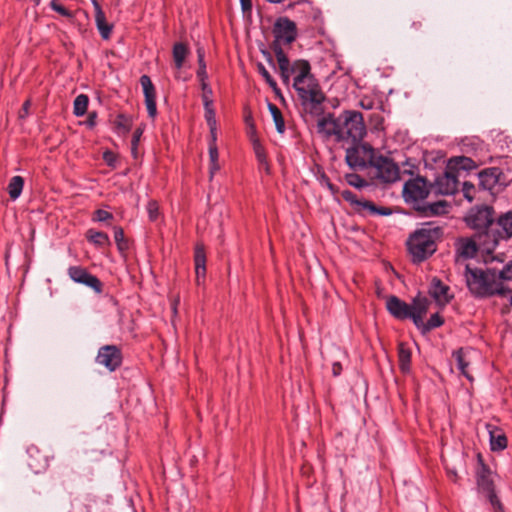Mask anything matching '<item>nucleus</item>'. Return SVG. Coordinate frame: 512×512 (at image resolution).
<instances>
[{
	"label": "nucleus",
	"mask_w": 512,
	"mask_h": 512,
	"mask_svg": "<svg viewBox=\"0 0 512 512\" xmlns=\"http://www.w3.org/2000/svg\"><path fill=\"white\" fill-rule=\"evenodd\" d=\"M114 230V239H115V242L118 246V249L119 250H123L127 247L126 243H125V238H124V231L121 227H114L113 228Z\"/></svg>",
	"instance_id": "nucleus-42"
},
{
	"label": "nucleus",
	"mask_w": 512,
	"mask_h": 512,
	"mask_svg": "<svg viewBox=\"0 0 512 512\" xmlns=\"http://www.w3.org/2000/svg\"><path fill=\"white\" fill-rule=\"evenodd\" d=\"M210 130V141L209 144H216L217 140V128L216 126H208Z\"/></svg>",
	"instance_id": "nucleus-53"
},
{
	"label": "nucleus",
	"mask_w": 512,
	"mask_h": 512,
	"mask_svg": "<svg viewBox=\"0 0 512 512\" xmlns=\"http://www.w3.org/2000/svg\"><path fill=\"white\" fill-rule=\"evenodd\" d=\"M140 84L143 89L148 116L154 119L157 115L155 87L148 75L140 77Z\"/></svg>",
	"instance_id": "nucleus-18"
},
{
	"label": "nucleus",
	"mask_w": 512,
	"mask_h": 512,
	"mask_svg": "<svg viewBox=\"0 0 512 512\" xmlns=\"http://www.w3.org/2000/svg\"><path fill=\"white\" fill-rule=\"evenodd\" d=\"M274 45L291 44L297 38L296 23L288 17H279L273 25Z\"/></svg>",
	"instance_id": "nucleus-11"
},
{
	"label": "nucleus",
	"mask_w": 512,
	"mask_h": 512,
	"mask_svg": "<svg viewBox=\"0 0 512 512\" xmlns=\"http://www.w3.org/2000/svg\"><path fill=\"white\" fill-rule=\"evenodd\" d=\"M510 303H511V305H512V294H511V297H510Z\"/></svg>",
	"instance_id": "nucleus-61"
},
{
	"label": "nucleus",
	"mask_w": 512,
	"mask_h": 512,
	"mask_svg": "<svg viewBox=\"0 0 512 512\" xmlns=\"http://www.w3.org/2000/svg\"><path fill=\"white\" fill-rule=\"evenodd\" d=\"M442 234V229L433 223H426L416 230L407 240L413 262L420 263L430 257L436 251V241L442 237Z\"/></svg>",
	"instance_id": "nucleus-4"
},
{
	"label": "nucleus",
	"mask_w": 512,
	"mask_h": 512,
	"mask_svg": "<svg viewBox=\"0 0 512 512\" xmlns=\"http://www.w3.org/2000/svg\"><path fill=\"white\" fill-rule=\"evenodd\" d=\"M195 273L197 285H201L206 275V256L203 247L197 246L195 249Z\"/></svg>",
	"instance_id": "nucleus-23"
},
{
	"label": "nucleus",
	"mask_w": 512,
	"mask_h": 512,
	"mask_svg": "<svg viewBox=\"0 0 512 512\" xmlns=\"http://www.w3.org/2000/svg\"><path fill=\"white\" fill-rule=\"evenodd\" d=\"M345 179L350 186H353L356 188H362L367 185V182L360 175H358L356 173L346 174Z\"/></svg>",
	"instance_id": "nucleus-38"
},
{
	"label": "nucleus",
	"mask_w": 512,
	"mask_h": 512,
	"mask_svg": "<svg viewBox=\"0 0 512 512\" xmlns=\"http://www.w3.org/2000/svg\"><path fill=\"white\" fill-rule=\"evenodd\" d=\"M398 363L403 373L410 372L411 350L408 345L403 342L398 345Z\"/></svg>",
	"instance_id": "nucleus-26"
},
{
	"label": "nucleus",
	"mask_w": 512,
	"mask_h": 512,
	"mask_svg": "<svg viewBox=\"0 0 512 512\" xmlns=\"http://www.w3.org/2000/svg\"><path fill=\"white\" fill-rule=\"evenodd\" d=\"M96 120H97V113L95 111H93L88 114V117H87V120L85 123L89 128H93L96 125Z\"/></svg>",
	"instance_id": "nucleus-50"
},
{
	"label": "nucleus",
	"mask_w": 512,
	"mask_h": 512,
	"mask_svg": "<svg viewBox=\"0 0 512 512\" xmlns=\"http://www.w3.org/2000/svg\"><path fill=\"white\" fill-rule=\"evenodd\" d=\"M495 226L501 229L500 232L503 238L508 239L512 237V211H508L499 217Z\"/></svg>",
	"instance_id": "nucleus-28"
},
{
	"label": "nucleus",
	"mask_w": 512,
	"mask_h": 512,
	"mask_svg": "<svg viewBox=\"0 0 512 512\" xmlns=\"http://www.w3.org/2000/svg\"><path fill=\"white\" fill-rule=\"evenodd\" d=\"M429 301L426 297L417 296L411 305L397 296H389L386 300L388 312L398 320L411 319L414 325L422 324V317L427 313Z\"/></svg>",
	"instance_id": "nucleus-5"
},
{
	"label": "nucleus",
	"mask_w": 512,
	"mask_h": 512,
	"mask_svg": "<svg viewBox=\"0 0 512 512\" xmlns=\"http://www.w3.org/2000/svg\"><path fill=\"white\" fill-rule=\"evenodd\" d=\"M324 180H325V183H326L327 188H328L332 193H335V192H336L335 187H334V185L329 181V179H328V178H325Z\"/></svg>",
	"instance_id": "nucleus-56"
},
{
	"label": "nucleus",
	"mask_w": 512,
	"mask_h": 512,
	"mask_svg": "<svg viewBox=\"0 0 512 512\" xmlns=\"http://www.w3.org/2000/svg\"><path fill=\"white\" fill-rule=\"evenodd\" d=\"M112 218H113L112 213H110L106 210H103V209H98L94 212L93 220L98 221V222H104V221L110 220Z\"/></svg>",
	"instance_id": "nucleus-47"
},
{
	"label": "nucleus",
	"mask_w": 512,
	"mask_h": 512,
	"mask_svg": "<svg viewBox=\"0 0 512 512\" xmlns=\"http://www.w3.org/2000/svg\"><path fill=\"white\" fill-rule=\"evenodd\" d=\"M94 0H91V2L93 3Z\"/></svg>",
	"instance_id": "nucleus-63"
},
{
	"label": "nucleus",
	"mask_w": 512,
	"mask_h": 512,
	"mask_svg": "<svg viewBox=\"0 0 512 512\" xmlns=\"http://www.w3.org/2000/svg\"><path fill=\"white\" fill-rule=\"evenodd\" d=\"M273 50L278 62L280 75H290L294 74L291 71L292 64L290 63L287 55L283 51L282 47L279 45H273Z\"/></svg>",
	"instance_id": "nucleus-25"
},
{
	"label": "nucleus",
	"mask_w": 512,
	"mask_h": 512,
	"mask_svg": "<svg viewBox=\"0 0 512 512\" xmlns=\"http://www.w3.org/2000/svg\"><path fill=\"white\" fill-rule=\"evenodd\" d=\"M254 150H255V155H256V158H257L259 164L268 172L269 166H268L264 148L260 144L257 143L254 145Z\"/></svg>",
	"instance_id": "nucleus-39"
},
{
	"label": "nucleus",
	"mask_w": 512,
	"mask_h": 512,
	"mask_svg": "<svg viewBox=\"0 0 512 512\" xmlns=\"http://www.w3.org/2000/svg\"><path fill=\"white\" fill-rule=\"evenodd\" d=\"M142 134H143V129L139 127L134 131L133 136H132L131 154L135 159L138 157V144H139Z\"/></svg>",
	"instance_id": "nucleus-40"
},
{
	"label": "nucleus",
	"mask_w": 512,
	"mask_h": 512,
	"mask_svg": "<svg viewBox=\"0 0 512 512\" xmlns=\"http://www.w3.org/2000/svg\"><path fill=\"white\" fill-rule=\"evenodd\" d=\"M218 148L216 144H209V158H210V179L213 178L216 171L220 169L218 164Z\"/></svg>",
	"instance_id": "nucleus-37"
},
{
	"label": "nucleus",
	"mask_w": 512,
	"mask_h": 512,
	"mask_svg": "<svg viewBox=\"0 0 512 512\" xmlns=\"http://www.w3.org/2000/svg\"><path fill=\"white\" fill-rule=\"evenodd\" d=\"M501 239L504 238L497 226H492L475 234V240L479 249L486 253H491Z\"/></svg>",
	"instance_id": "nucleus-16"
},
{
	"label": "nucleus",
	"mask_w": 512,
	"mask_h": 512,
	"mask_svg": "<svg viewBox=\"0 0 512 512\" xmlns=\"http://www.w3.org/2000/svg\"><path fill=\"white\" fill-rule=\"evenodd\" d=\"M197 77L201 84L207 83L208 75L206 71V65H201V67H198Z\"/></svg>",
	"instance_id": "nucleus-49"
},
{
	"label": "nucleus",
	"mask_w": 512,
	"mask_h": 512,
	"mask_svg": "<svg viewBox=\"0 0 512 512\" xmlns=\"http://www.w3.org/2000/svg\"><path fill=\"white\" fill-rule=\"evenodd\" d=\"M490 446L493 451H501L507 447V438L503 433L490 431Z\"/></svg>",
	"instance_id": "nucleus-36"
},
{
	"label": "nucleus",
	"mask_w": 512,
	"mask_h": 512,
	"mask_svg": "<svg viewBox=\"0 0 512 512\" xmlns=\"http://www.w3.org/2000/svg\"><path fill=\"white\" fill-rule=\"evenodd\" d=\"M96 362L113 372L122 364L121 350L115 345L102 346L96 356Z\"/></svg>",
	"instance_id": "nucleus-14"
},
{
	"label": "nucleus",
	"mask_w": 512,
	"mask_h": 512,
	"mask_svg": "<svg viewBox=\"0 0 512 512\" xmlns=\"http://www.w3.org/2000/svg\"><path fill=\"white\" fill-rule=\"evenodd\" d=\"M50 7L52 10L56 11L57 13H59L60 15H62L64 17H68V18L72 17V13L68 9H66L63 5L59 4L56 0H52L50 2Z\"/></svg>",
	"instance_id": "nucleus-46"
},
{
	"label": "nucleus",
	"mask_w": 512,
	"mask_h": 512,
	"mask_svg": "<svg viewBox=\"0 0 512 512\" xmlns=\"http://www.w3.org/2000/svg\"><path fill=\"white\" fill-rule=\"evenodd\" d=\"M268 109L272 115L277 132L283 134L285 132V122L280 109L272 103H268Z\"/></svg>",
	"instance_id": "nucleus-34"
},
{
	"label": "nucleus",
	"mask_w": 512,
	"mask_h": 512,
	"mask_svg": "<svg viewBox=\"0 0 512 512\" xmlns=\"http://www.w3.org/2000/svg\"><path fill=\"white\" fill-rule=\"evenodd\" d=\"M24 180L21 176H14L8 184V193L11 199L16 200L22 193Z\"/></svg>",
	"instance_id": "nucleus-31"
},
{
	"label": "nucleus",
	"mask_w": 512,
	"mask_h": 512,
	"mask_svg": "<svg viewBox=\"0 0 512 512\" xmlns=\"http://www.w3.org/2000/svg\"><path fill=\"white\" fill-rule=\"evenodd\" d=\"M68 275L75 283L83 284L93 289L98 294L102 292L103 285L101 281L98 277L89 273L87 269L81 266H70L68 268Z\"/></svg>",
	"instance_id": "nucleus-15"
},
{
	"label": "nucleus",
	"mask_w": 512,
	"mask_h": 512,
	"mask_svg": "<svg viewBox=\"0 0 512 512\" xmlns=\"http://www.w3.org/2000/svg\"><path fill=\"white\" fill-rule=\"evenodd\" d=\"M462 190H463L464 197L469 202H472L473 199H474V191H475L474 185L472 183H470V182H464Z\"/></svg>",
	"instance_id": "nucleus-48"
},
{
	"label": "nucleus",
	"mask_w": 512,
	"mask_h": 512,
	"mask_svg": "<svg viewBox=\"0 0 512 512\" xmlns=\"http://www.w3.org/2000/svg\"><path fill=\"white\" fill-rule=\"evenodd\" d=\"M346 148L345 161L353 170H364L371 167L376 159L374 148L368 143H350Z\"/></svg>",
	"instance_id": "nucleus-6"
},
{
	"label": "nucleus",
	"mask_w": 512,
	"mask_h": 512,
	"mask_svg": "<svg viewBox=\"0 0 512 512\" xmlns=\"http://www.w3.org/2000/svg\"><path fill=\"white\" fill-rule=\"evenodd\" d=\"M466 222L476 232L488 229L496 225L494 223V210L489 206L471 209L466 217Z\"/></svg>",
	"instance_id": "nucleus-10"
},
{
	"label": "nucleus",
	"mask_w": 512,
	"mask_h": 512,
	"mask_svg": "<svg viewBox=\"0 0 512 512\" xmlns=\"http://www.w3.org/2000/svg\"><path fill=\"white\" fill-rule=\"evenodd\" d=\"M479 186L484 190L491 191L498 183L497 169H489L481 171L478 175Z\"/></svg>",
	"instance_id": "nucleus-24"
},
{
	"label": "nucleus",
	"mask_w": 512,
	"mask_h": 512,
	"mask_svg": "<svg viewBox=\"0 0 512 512\" xmlns=\"http://www.w3.org/2000/svg\"><path fill=\"white\" fill-rule=\"evenodd\" d=\"M342 198L350 203L354 210L361 214L368 215H381L387 216L391 214L388 207H377L373 202L365 199H358L357 195L350 190H343L341 192Z\"/></svg>",
	"instance_id": "nucleus-9"
},
{
	"label": "nucleus",
	"mask_w": 512,
	"mask_h": 512,
	"mask_svg": "<svg viewBox=\"0 0 512 512\" xmlns=\"http://www.w3.org/2000/svg\"><path fill=\"white\" fill-rule=\"evenodd\" d=\"M188 54V49L183 43H176L173 46V60L175 67L180 70L183 67L184 61Z\"/></svg>",
	"instance_id": "nucleus-29"
},
{
	"label": "nucleus",
	"mask_w": 512,
	"mask_h": 512,
	"mask_svg": "<svg viewBox=\"0 0 512 512\" xmlns=\"http://www.w3.org/2000/svg\"><path fill=\"white\" fill-rule=\"evenodd\" d=\"M449 287L442 283L441 280L437 278H433L429 294L435 301L440 305H445L450 301V296L448 294Z\"/></svg>",
	"instance_id": "nucleus-20"
},
{
	"label": "nucleus",
	"mask_w": 512,
	"mask_h": 512,
	"mask_svg": "<svg viewBox=\"0 0 512 512\" xmlns=\"http://www.w3.org/2000/svg\"><path fill=\"white\" fill-rule=\"evenodd\" d=\"M147 212L149 219L155 221L159 216V205L155 200H150L147 204Z\"/></svg>",
	"instance_id": "nucleus-45"
},
{
	"label": "nucleus",
	"mask_w": 512,
	"mask_h": 512,
	"mask_svg": "<svg viewBox=\"0 0 512 512\" xmlns=\"http://www.w3.org/2000/svg\"><path fill=\"white\" fill-rule=\"evenodd\" d=\"M36 2H37V3H39V2H40V0H36Z\"/></svg>",
	"instance_id": "nucleus-62"
},
{
	"label": "nucleus",
	"mask_w": 512,
	"mask_h": 512,
	"mask_svg": "<svg viewBox=\"0 0 512 512\" xmlns=\"http://www.w3.org/2000/svg\"><path fill=\"white\" fill-rule=\"evenodd\" d=\"M316 128L322 139H333L342 147L363 141L367 134L363 115L357 110H344L338 116L327 113L318 119Z\"/></svg>",
	"instance_id": "nucleus-1"
},
{
	"label": "nucleus",
	"mask_w": 512,
	"mask_h": 512,
	"mask_svg": "<svg viewBox=\"0 0 512 512\" xmlns=\"http://www.w3.org/2000/svg\"><path fill=\"white\" fill-rule=\"evenodd\" d=\"M477 485L478 489L487 496L493 512H504L503 505L495 493L492 473L485 465H482L477 472Z\"/></svg>",
	"instance_id": "nucleus-8"
},
{
	"label": "nucleus",
	"mask_w": 512,
	"mask_h": 512,
	"mask_svg": "<svg viewBox=\"0 0 512 512\" xmlns=\"http://www.w3.org/2000/svg\"><path fill=\"white\" fill-rule=\"evenodd\" d=\"M449 473H450L454 478H456V477H457V474H456V472H455V471H449Z\"/></svg>",
	"instance_id": "nucleus-60"
},
{
	"label": "nucleus",
	"mask_w": 512,
	"mask_h": 512,
	"mask_svg": "<svg viewBox=\"0 0 512 512\" xmlns=\"http://www.w3.org/2000/svg\"><path fill=\"white\" fill-rule=\"evenodd\" d=\"M371 167L376 169V177L384 183H394L400 179V169L391 159L377 156Z\"/></svg>",
	"instance_id": "nucleus-12"
},
{
	"label": "nucleus",
	"mask_w": 512,
	"mask_h": 512,
	"mask_svg": "<svg viewBox=\"0 0 512 512\" xmlns=\"http://www.w3.org/2000/svg\"><path fill=\"white\" fill-rule=\"evenodd\" d=\"M457 265H462L468 259L473 258L479 249L475 239L461 238L455 244Z\"/></svg>",
	"instance_id": "nucleus-17"
},
{
	"label": "nucleus",
	"mask_w": 512,
	"mask_h": 512,
	"mask_svg": "<svg viewBox=\"0 0 512 512\" xmlns=\"http://www.w3.org/2000/svg\"><path fill=\"white\" fill-rule=\"evenodd\" d=\"M257 71L263 77V79L269 85V87L273 90V92L276 95H281V91L276 81L262 63H257Z\"/></svg>",
	"instance_id": "nucleus-35"
},
{
	"label": "nucleus",
	"mask_w": 512,
	"mask_h": 512,
	"mask_svg": "<svg viewBox=\"0 0 512 512\" xmlns=\"http://www.w3.org/2000/svg\"><path fill=\"white\" fill-rule=\"evenodd\" d=\"M240 4H241L242 10L244 12L250 11L252 9V1L251 0H240Z\"/></svg>",
	"instance_id": "nucleus-55"
},
{
	"label": "nucleus",
	"mask_w": 512,
	"mask_h": 512,
	"mask_svg": "<svg viewBox=\"0 0 512 512\" xmlns=\"http://www.w3.org/2000/svg\"><path fill=\"white\" fill-rule=\"evenodd\" d=\"M452 162H454L456 166H459L462 169L469 168L473 163L472 160L467 157H457L450 161V163ZM435 185L438 193L442 195H452L458 190L457 173L454 171L451 164H449L443 175L436 178Z\"/></svg>",
	"instance_id": "nucleus-7"
},
{
	"label": "nucleus",
	"mask_w": 512,
	"mask_h": 512,
	"mask_svg": "<svg viewBox=\"0 0 512 512\" xmlns=\"http://www.w3.org/2000/svg\"><path fill=\"white\" fill-rule=\"evenodd\" d=\"M280 77L282 79V82L285 85H289V83H290V75H280Z\"/></svg>",
	"instance_id": "nucleus-58"
},
{
	"label": "nucleus",
	"mask_w": 512,
	"mask_h": 512,
	"mask_svg": "<svg viewBox=\"0 0 512 512\" xmlns=\"http://www.w3.org/2000/svg\"><path fill=\"white\" fill-rule=\"evenodd\" d=\"M115 129L118 134H127L132 126V120L125 114H118L114 121Z\"/></svg>",
	"instance_id": "nucleus-32"
},
{
	"label": "nucleus",
	"mask_w": 512,
	"mask_h": 512,
	"mask_svg": "<svg viewBox=\"0 0 512 512\" xmlns=\"http://www.w3.org/2000/svg\"><path fill=\"white\" fill-rule=\"evenodd\" d=\"M498 277L502 283L505 281L512 282V260L498 272Z\"/></svg>",
	"instance_id": "nucleus-41"
},
{
	"label": "nucleus",
	"mask_w": 512,
	"mask_h": 512,
	"mask_svg": "<svg viewBox=\"0 0 512 512\" xmlns=\"http://www.w3.org/2000/svg\"><path fill=\"white\" fill-rule=\"evenodd\" d=\"M87 240L99 248L109 246L111 244L109 236L100 231L89 229L86 233Z\"/></svg>",
	"instance_id": "nucleus-27"
},
{
	"label": "nucleus",
	"mask_w": 512,
	"mask_h": 512,
	"mask_svg": "<svg viewBox=\"0 0 512 512\" xmlns=\"http://www.w3.org/2000/svg\"><path fill=\"white\" fill-rule=\"evenodd\" d=\"M465 280L469 291L476 297L484 298L493 295L505 296L510 290L506 288L494 269L486 270L464 264Z\"/></svg>",
	"instance_id": "nucleus-3"
},
{
	"label": "nucleus",
	"mask_w": 512,
	"mask_h": 512,
	"mask_svg": "<svg viewBox=\"0 0 512 512\" xmlns=\"http://www.w3.org/2000/svg\"><path fill=\"white\" fill-rule=\"evenodd\" d=\"M342 373V365L339 362H334L332 365V374L339 376Z\"/></svg>",
	"instance_id": "nucleus-54"
},
{
	"label": "nucleus",
	"mask_w": 512,
	"mask_h": 512,
	"mask_svg": "<svg viewBox=\"0 0 512 512\" xmlns=\"http://www.w3.org/2000/svg\"><path fill=\"white\" fill-rule=\"evenodd\" d=\"M205 52L204 49L199 47L197 48V57H198V65L201 67V65H206L204 60Z\"/></svg>",
	"instance_id": "nucleus-52"
},
{
	"label": "nucleus",
	"mask_w": 512,
	"mask_h": 512,
	"mask_svg": "<svg viewBox=\"0 0 512 512\" xmlns=\"http://www.w3.org/2000/svg\"><path fill=\"white\" fill-rule=\"evenodd\" d=\"M324 180H325V183H326L327 188H328L332 193H335V192H336L335 187H334V185L329 181V179H328V178H325Z\"/></svg>",
	"instance_id": "nucleus-57"
},
{
	"label": "nucleus",
	"mask_w": 512,
	"mask_h": 512,
	"mask_svg": "<svg viewBox=\"0 0 512 512\" xmlns=\"http://www.w3.org/2000/svg\"><path fill=\"white\" fill-rule=\"evenodd\" d=\"M30 106H31L30 100H26L22 106L21 111L19 112L20 118H25L28 116Z\"/></svg>",
	"instance_id": "nucleus-51"
},
{
	"label": "nucleus",
	"mask_w": 512,
	"mask_h": 512,
	"mask_svg": "<svg viewBox=\"0 0 512 512\" xmlns=\"http://www.w3.org/2000/svg\"><path fill=\"white\" fill-rule=\"evenodd\" d=\"M204 110H205L204 116H205L207 125L208 126H217L216 114H215V110L213 108V104H209V106H204Z\"/></svg>",
	"instance_id": "nucleus-43"
},
{
	"label": "nucleus",
	"mask_w": 512,
	"mask_h": 512,
	"mask_svg": "<svg viewBox=\"0 0 512 512\" xmlns=\"http://www.w3.org/2000/svg\"><path fill=\"white\" fill-rule=\"evenodd\" d=\"M263 54L267 57L268 62H269L273 67H275L274 62H273V59H272V57H271L270 53H269V52H266V51H263Z\"/></svg>",
	"instance_id": "nucleus-59"
},
{
	"label": "nucleus",
	"mask_w": 512,
	"mask_h": 512,
	"mask_svg": "<svg viewBox=\"0 0 512 512\" xmlns=\"http://www.w3.org/2000/svg\"><path fill=\"white\" fill-rule=\"evenodd\" d=\"M416 210L426 217L437 216L447 213V203L446 201L423 202L416 206Z\"/></svg>",
	"instance_id": "nucleus-21"
},
{
	"label": "nucleus",
	"mask_w": 512,
	"mask_h": 512,
	"mask_svg": "<svg viewBox=\"0 0 512 512\" xmlns=\"http://www.w3.org/2000/svg\"><path fill=\"white\" fill-rule=\"evenodd\" d=\"M473 353L471 349H459L453 353V357L457 362V368L460 370L468 380L472 381V376L469 373L468 367L470 365V355Z\"/></svg>",
	"instance_id": "nucleus-22"
},
{
	"label": "nucleus",
	"mask_w": 512,
	"mask_h": 512,
	"mask_svg": "<svg viewBox=\"0 0 512 512\" xmlns=\"http://www.w3.org/2000/svg\"><path fill=\"white\" fill-rule=\"evenodd\" d=\"M291 71L295 73L293 88L303 107L310 112H318L325 100L318 80L311 73V66L307 60H296L292 63Z\"/></svg>",
	"instance_id": "nucleus-2"
},
{
	"label": "nucleus",
	"mask_w": 512,
	"mask_h": 512,
	"mask_svg": "<svg viewBox=\"0 0 512 512\" xmlns=\"http://www.w3.org/2000/svg\"><path fill=\"white\" fill-rule=\"evenodd\" d=\"M201 89L203 91V94H202L203 105L209 106V104H213V100H212L213 92H212L211 87L208 85V83L201 84Z\"/></svg>",
	"instance_id": "nucleus-44"
},
{
	"label": "nucleus",
	"mask_w": 512,
	"mask_h": 512,
	"mask_svg": "<svg viewBox=\"0 0 512 512\" xmlns=\"http://www.w3.org/2000/svg\"><path fill=\"white\" fill-rule=\"evenodd\" d=\"M89 98L86 94H79L73 103V113L77 117L83 116L87 112Z\"/></svg>",
	"instance_id": "nucleus-33"
},
{
	"label": "nucleus",
	"mask_w": 512,
	"mask_h": 512,
	"mask_svg": "<svg viewBox=\"0 0 512 512\" xmlns=\"http://www.w3.org/2000/svg\"><path fill=\"white\" fill-rule=\"evenodd\" d=\"M93 7L95 10V23L96 27L104 40H107L111 36L113 26L106 21L105 14L97 0L93 1Z\"/></svg>",
	"instance_id": "nucleus-19"
},
{
	"label": "nucleus",
	"mask_w": 512,
	"mask_h": 512,
	"mask_svg": "<svg viewBox=\"0 0 512 512\" xmlns=\"http://www.w3.org/2000/svg\"><path fill=\"white\" fill-rule=\"evenodd\" d=\"M443 324L442 317L438 314H432L427 322L422 320V324L415 325L423 334L431 331L432 329L438 328Z\"/></svg>",
	"instance_id": "nucleus-30"
},
{
	"label": "nucleus",
	"mask_w": 512,
	"mask_h": 512,
	"mask_svg": "<svg viewBox=\"0 0 512 512\" xmlns=\"http://www.w3.org/2000/svg\"><path fill=\"white\" fill-rule=\"evenodd\" d=\"M403 195L406 202H412L415 207L419 203H423L429 195L426 181L423 178L407 181L403 187Z\"/></svg>",
	"instance_id": "nucleus-13"
}]
</instances>
